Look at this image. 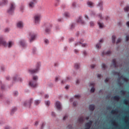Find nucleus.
Returning <instances> with one entry per match:
<instances>
[{"label":"nucleus","mask_w":129,"mask_h":129,"mask_svg":"<svg viewBox=\"0 0 129 129\" xmlns=\"http://www.w3.org/2000/svg\"><path fill=\"white\" fill-rule=\"evenodd\" d=\"M128 40H129V36L127 35L126 36V42H127V41H128Z\"/></svg>","instance_id":"obj_52"},{"label":"nucleus","mask_w":129,"mask_h":129,"mask_svg":"<svg viewBox=\"0 0 129 129\" xmlns=\"http://www.w3.org/2000/svg\"><path fill=\"white\" fill-rule=\"evenodd\" d=\"M29 86L31 87H37L38 84L36 81H30L29 83Z\"/></svg>","instance_id":"obj_8"},{"label":"nucleus","mask_w":129,"mask_h":129,"mask_svg":"<svg viewBox=\"0 0 129 129\" xmlns=\"http://www.w3.org/2000/svg\"><path fill=\"white\" fill-rule=\"evenodd\" d=\"M102 69H103L104 70H105V69H106V65H105L104 63H103L102 64Z\"/></svg>","instance_id":"obj_33"},{"label":"nucleus","mask_w":129,"mask_h":129,"mask_svg":"<svg viewBox=\"0 0 129 129\" xmlns=\"http://www.w3.org/2000/svg\"><path fill=\"white\" fill-rule=\"evenodd\" d=\"M98 25H99V28H102L104 27L103 24L101 23L100 22H98Z\"/></svg>","instance_id":"obj_26"},{"label":"nucleus","mask_w":129,"mask_h":129,"mask_svg":"<svg viewBox=\"0 0 129 129\" xmlns=\"http://www.w3.org/2000/svg\"><path fill=\"white\" fill-rule=\"evenodd\" d=\"M68 117V115H66L63 117V120H65V119H66V118Z\"/></svg>","instance_id":"obj_54"},{"label":"nucleus","mask_w":129,"mask_h":129,"mask_svg":"<svg viewBox=\"0 0 129 129\" xmlns=\"http://www.w3.org/2000/svg\"><path fill=\"white\" fill-rule=\"evenodd\" d=\"M77 23H80V24H84V21L82 20V17L79 16V18L77 20Z\"/></svg>","instance_id":"obj_12"},{"label":"nucleus","mask_w":129,"mask_h":129,"mask_svg":"<svg viewBox=\"0 0 129 129\" xmlns=\"http://www.w3.org/2000/svg\"><path fill=\"white\" fill-rule=\"evenodd\" d=\"M87 4L90 8H93V6H94V3H92L91 1H88Z\"/></svg>","instance_id":"obj_13"},{"label":"nucleus","mask_w":129,"mask_h":129,"mask_svg":"<svg viewBox=\"0 0 129 129\" xmlns=\"http://www.w3.org/2000/svg\"><path fill=\"white\" fill-rule=\"evenodd\" d=\"M126 26H127V27H129V21L127 22V23H126Z\"/></svg>","instance_id":"obj_64"},{"label":"nucleus","mask_w":129,"mask_h":129,"mask_svg":"<svg viewBox=\"0 0 129 129\" xmlns=\"http://www.w3.org/2000/svg\"><path fill=\"white\" fill-rule=\"evenodd\" d=\"M92 120H90L89 122L85 124L86 128L90 129L91 125H92Z\"/></svg>","instance_id":"obj_9"},{"label":"nucleus","mask_w":129,"mask_h":129,"mask_svg":"<svg viewBox=\"0 0 129 129\" xmlns=\"http://www.w3.org/2000/svg\"><path fill=\"white\" fill-rule=\"evenodd\" d=\"M82 42H83V40H81L80 42H77V43H75V47H76V46H78V45H80V44H82Z\"/></svg>","instance_id":"obj_30"},{"label":"nucleus","mask_w":129,"mask_h":129,"mask_svg":"<svg viewBox=\"0 0 129 129\" xmlns=\"http://www.w3.org/2000/svg\"><path fill=\"white\" fill-rule=\"evenodd\" d=\"M14 95L17 96V95H18V94H19V93L18 92V91H15L14 92Z\"/></svg>","instance_id":"obj_49"},{"label":"nucleus","mask_w":129,"mask_h":129,"mask_svg":"<svg viewBox=\"0 0 129 129\" xmlns=\"http://www.w3.org/2000/svg\"><path fill=\"white\" fill-rule=\"evenodd\" d=\"M10 31V29L9 28H6L5 29V33H8Z\"/></svg>","instance_id":"obj_48"},{"label":"nucleus","mask_w":129,"mask_h":129,"mask_svg":"<svg viewBox=\"0 0 129 129\" xmlns=\"http://www.w3.org/2000/svg\"><path fill=\"white\" fill-rule=\"evenodd\" d=\"M8 4V0H3L1 3H0V6H6Z\"/></svg>","instance_id":"obj_16"},{"label":"nucleus","mask_w":129,"mask_h":129,"mask_svg":"<svg viewBox=\"0 0 129 129\" xmlns=\"http://www.w3.org/2000/svg\"><path fill=\"white\" fill-rule=\"evenodd\" d=\"M33 79L34 81H37V80H38V77L37 76H34L33 77Z\"/></svg>","instance_id":"obj_37"},{"label":"nucleus","mask_w":129,"mask_h":129,"mask_svg":"<svg viewBox=\"0 0 129 129\" xmlns=\"http://www.w3.org/2000/svg\"><path fill=\"white\" fill-rule=\"evenodd\" d=\"M14 45V42L9 41L8 43L5 41V39L3 37H0V46H4V47H8V48H12V46Z\"/></svg>","instance_id":"obj_1"},{"label":"nucleus","mask_w":129,"mask_h":129,"mask_svg":"<svg viewBox=\"0 0 129 129\" xmlns=\"http://www.w3.org/2000/svg\"><path fill=\"white\" fill-rule=\"evenodd\" d=\"M23 10H24V6H21V7H20V10H21V11H23Z\"/></svg>","instance_id":"obj_59"},{"label":"nucleus","mask_w":129,"mask_h":129,"mask_svg":"<svg viewBox=\"0 0 129 129\" xmlns=\"http://www.w3.org/2000/svg\"><path fill=\"white\" fill-rule=\"evenodd\" d=\"M120 98V97L119 95H116L113 97V99H114V100H119Z\"/></svg>","instance_id":"obj_22"},{"label":"nucleus","mask_w":129,"mask_h":129,"mask_svg":"<svg viewBox=\"0 0 129 129\" xmlns=\"http://www.w3.org/2000/svg\"><path fill=\"white\" fill-rule=\"evenodd\" d=\"M73 41H74V39H73V38L69 39V42H73Z\"/></svg>","instance_id":"obj_51"},{"label":"nucleus","mask_w":129,"mask_h":129,"mask_svg":"<svg viewBox=\"0 0 129 129\" xmlns=\"http://www.w3.org/2000/svg\"><path fill=\"white\" fill-rule=\"evenodd\" d=\"M95 107L94 104H91V105H90L89 108L90 110L93 111V110H94Z\"/></svg>","instance_id":"obj_20"},{"label":"nucleus","mask_w":129,"mask_h":129,"mask_svg":"<svg viewBox=\"0 0 129 129\" xmlns=\"http://www.w3.org/2000/svg\"><path fill=\"white\" fill-rule=\"evenodd\" d=\"M13 80L14 81H22V78H20V77H14L13 78Z\"/></svg>","instance_id":"obj_19"},{"label":"nucleus","mask_w":129,"mask_h":129,"mask_svg":"<svg viewBox=\"0 0 129 129\" xmlns=\"http://www.w3.org/2000/svg\"><path fill=\"white\" fill-rule=\"evenodd\" d=\"M91 68L93 69L95 67V64H92L91 66Z\"/></svg>","instance_id":"obj_57"},{"label":"nucleus","mask_w":129,"mask_h":129,"mask_svg":"<svg viewBox=\"0 0 129 129\" xmlns=\"http://www.w3.org/2000/svg\"><path fill=\"white\" fill-rule=\"evenodd\" d=\"M74 52L76 54H77L78 53V50L77 49H75Z\"/></svg>","instance_id":"obj_58"},{"label":"nucleus","mask_w":129,"mask_h":129,"mask_svg":"<svg viewBox=\"0 0 129 129\" xmlns=\"http://www.w3.org/2000/svg\"><path fill=\"white\" fill-rule=\"evenodd\" d=\"M33 103V99L31 98L28 101H26L24 103V106L27 107H30L31 104Z\"/></svg>","instance_id":"obj_3"},{"label":"nucleus","mask_w":129,"mask_h":129,"mask_svg":"<svg viewBox=\"0 0 129 129\" xmlns=\"http://www.w3.org/2000/svg\"><path fill=\"white\" fill-rule=\"evenodd\" d=\"M128 101L127 100L124 99V100H123V103H124V104H126V103H127Z\"/></svg>","instance_id":"obj_45"},{"label":"nucleus","mask_w":129,"mask_h":129,"mask_svg":"<svg viewBox=\"0 0 129 129\" xmlns=\"http://www.w3.org/2000/svg\"><path fill=\"white\" fill-rule=\"evenodd\" d=\"M41 19V15L37 14L34 16V22L35 24H39L40 23V20Z\"/></svg>","instance_id":"obj_5"},{"label":"nucleus","mask_w":129,"mask_h":129,"mask_svg":"<svg viewBox=\"0 0 129 129\" xmlns=\"http://www.w3.org/2000/svg\"><path fill=\"white\" fill-rule=\"evenodd\" d=\"M115 39H116V37H115V35H113L112 36V42L113 44H114V43H115Z\"/></svg>","instance_id":"obj_23"},{"label":"nucleus","mask_w":129,"mask_h":129,"mask_svg":"<svg viewBox=\"0 0 129 129\" xmlns=\"http://www.w3.org/2000/svg\"><path fill=\"white\" fill-rule=\"evenodd\" d=\"M112 63L113 64V66L114 68H116V59H113L112 60Z\"/></svg>","instance_id":"obj_17"},{"label":"nucleus","mask_w":129,"mask_h":129,"mask_svg":"<svg viewBox=\"0 0 129 129\" xmlns=\"http://www.w3.org/2000/svg\"><path fill=\"white\" fill-rule=\"evenodd\" d=\"M97 78H98L99 79H100V78H101V75H100V74H97Z\"/></svg>","instance_id":"obj_47"},{"label":"nucleus","mask_w":129,"mask_h":129,"mask_svg":"<svg viewBox=\"0 0 129 129\" xmlns=\"http://www.w3.org/2000/svg\"><path fill=\"white\" fill-rule=\"evenodd\" d=\"M29 35L30 36V42H33V41H34V40L36 39V38L37 37V34H35L33 32L30 33Z\"/></svg>","instance_id":"obj_4"},{"label":"nucleus","mask_w":129,"mask_h":129,"mask_svg":"<svg viewBox=\"0 0 129 129\" xmlns=\"http://www.w3.org/2000/svg\"><path fill=\"white\" fill-rule=\"evenodd\" d=\"M7 80H10V76L6 77Z\"/></svg>","instance_id":"obj_63"},{"label":"nucleus","mask_w":129,"mask_h":129,"mask_svg":"<svg viewBox=\"0 0 129 129\" xmlns=\"http://www.w3.org/2000/svg\"><path fill=\"white\" fill-rule=\"evenodd\" d=\"M117 112V109H115L114 110H112L111 112V113H112L113 114L114 113H116Z\"/></svg>","instance_id":"obj_32"},{"label":"nucleus","mask_w":129,"mask_h":129,"mask_svg":"<svg viewBox=\"0 0 129 129\" xmlns=\"http://www.w3.org/2000/svg\"><path fill=\"white\" fill-rule=\"evenodd\" d=\"M23 26H24V24H23V22L22 21H19L17 23L18 28H23Z\"/></svg>","instance_id":"obj_15"},{"label":"nucleus","mask_w":129,"mask_h":129,"mask_svg":"<svg viewBox=\"0 0 129 129\" xmlns=\"http://www.w3.org/2000/svg\"><path fill=\"white\" fill-rule=\"evenodd\" d=\"M120 93H121V94H124V91L121 90V91H120Z\"/></svg>","instance_id":"obj_60"},{"label":"nucleus","mask_w":129,"mask_h":129,"mask_svg":"<svg viewBox=\"0 0 129 129\" xmlns=\"http://www.w3.org/2000/svg\"><path fill=\"white\" fill-rule=\"evenodd\" d=\"M121 41V39L118 38L116 41V44H118V43H120Z\"/></svg>","instance_id":"obj_41"},{"label":"nucleus","mask_w":129,"mask_h":129,"mask_svg":"<svg viewBox=\"0 0 129 129\" xmlns=\"http://www.w3.org/2000/svg\"><path fill=\"white\" fill-rule=\"evenodd\" d=\"M113 75H117V76H119V72H113Z\"/></svg>","instance_id":"obj_34"},{"label":"nucleus","mask_w":129,"mask_h":129,"mask_svg":"<svg viewBox=\"0 0 129 129\" xmlns=\"http://www.w3.org/2000/svg\"><path fill=\"white\" fill-rule=\"evenodd\" d=\"M78 121L80 122V123H83L84 121V117L83 116L81 117L80 118H79Z\"/></svg>","instance_id":"obj_18"},{"label":"nucleus","mask_w":129,"mask_h":129,"mask_svg":"<svg viewBox=\"0 0 129 129\" xmlns=\"http://www.w3.org/2000/svg\"><path fill=\"white\" fill-rule=\"evenodd\" d=\"M50 102L49 101H45V104L46 105H47L48 106H49V105H50Z\"/></svg>","instance_id":"obj_38"},{"label":"nucleus","mask_w":129,"mask_h":129,"mask_svg":"<svg viewBox=\"0 0 129 129\" xmlns=\"http://www.w3.org/2000/svg\"><path fill=\"white\" fill-rule=\"evenodd\" d=\"M73 105L74 106H76V105H77V102H74L73 103Z\"/></svg>","instance_id":"obj_55"},{"label":"nucleus","mask_w":129,"mask_h":129,"mask_svg":"<svg viewBox=\"0 0 129 129\" xmlns=\"http://www.w3.org/2000/svg\"><path fill=\"white\" fill-rule=\"evenodd\" d=\"M72 7V8H75L76 7V3H73Z\"/></svg>","instance_id":"obj_43"},{"label":"nucleus","mask_w":129,"mask_h":129,"mask_svg":"<svg viewBox=\"0 0 129 129\" xmlns=\"http://www.w3.org/2000/svg\"><path fill=\"white\" fill-rule=\"evenodd\" d=\"M110 54H111V51H107L106 52L103 51L102 53V56H103L104 55H110Z\"/></svg>","instance_id":"obj_21"},{"label":"nucleus","mask_w":129,"mask_h":129,"mask_svg":"<svg viewBox=\"0 0 129 129\" xmlns=\"http://www.w3.org/2000/svg\"><path fill=\"white\" fill-rule=\"evenodd\" d=\"M64 16L66 17V18H69V17L70 16L69 13H64Z\"/></svg>","instance_id":"obj_39"},{"label":"nucleus","mask_w":129,"mask_h":129,"mask_svg":"<svg viewBox=\"0 0 129 129\" xmlns=\"http://www.w3.org/2000/svg\"><path fill=\"white\" fill-rule=\"evenodd\" d=\"M90 25L91 27H93L94 26V23L93 22H90Z\"/></svg>","instance_id":"obj_42"},{"label":"nucleus","mask_w":129,"mask_h":129,"mask_svg":"<svg viewBox=\"0 0 129 129\" xmlns=\"http://www.w3.org/2000/svg\"><path fill=\"white\" fill-rule=\"evenodd\" d=\"M40 68V64H38L36 69L35 70H29V72L30 74H34V73H37L39 71Z\"/></svg>","instance_id":"obj_7"},{"label":"nucleus","mask_w":129,"mask_h":129,"mask_svg":"<svg viewBox=\"0 0 129 129\" xmlns=\"http://www.w3.org/2000/svg\"><path fill=\"white\" fill-rule=\"evenodd\" d=\"M20 45L21 46H22V47H25V45H26V43H25V41L24 40H21L20 41Z\"/></svg>","instance_id":"obj_24"},{"label":"nucleus","mask_w":129,"mask_h":129,"mask_svg":"<svg viewBox=\"0 0 129 129\" xmlns=\"http://www.w3.org/2000/svg\"><path fill=\"white\" fill-rule=\"evenodd\" d=\"M55 106L58 110H60V109H61V103H60V102L56 101L55 102Z\"/></svg>","instance_id":"obj_10"},{"label":"nucleus","mask_w":129,"mask_h":129,"mask_svg":"<svg viewBox=\"0 0 129 129\" xmlns=\"http://www.w3.org/2000/svg\"><path fill=\"white\" fill-rule=\"evenodd\" d=\"M124 12H128L129 11V7L128 6H126L124 8Z\"/></svg>","instance_id":"obj_31"},{"label":"nucleus","mask_w":129,"mask_h":129,"mask_svg":"<svg viewBox=\"0 0 129 129\" xmlns=\"http://www.w3.org/2000/svg\"><path fill=\"white\" fill-rule=\"evenodd\" d=\"M37 4V0H32L28 4V7L29 9H33L35 7V4Z\"/></svg>","instance_id":"obj_6"},{"label":"nucleus","mask_w":129,"mask_h":129,"mask_svg":"<svg viewBox=\"0 0 129 129\" xmlns=\"http://www.w3.org/2000/svg\"><path fill=\"white\" fill-rule=\"evenodd\" d=\"M90 86H92V88L91 89L90 91L92 93H93V92H94V91H95V89L94 88V84L91 83Z\"/></svg>","instance_id":"obj_14"},{"label":"nucleus","mask_w":129,"mask_h":129,"mask_svg":"<svg viewBox=\"0 0 129 129\" xmlns=\"http://www.w3.org/2000/svg\"><path fill=\"white\" fill-rule=\"evenodd\" d=\"M80 67V65L79 64V63H75V68H76V69H79V67Z\"/></svg>","instance_id":"obj_27"},{"label":"nucleus","mask_w":129,"mask_h":129,"mask_svg":"<svg viewBox=\"0 0 129 129\" xmlns=\"http://www.w3.org/2000/svg\"><path fill=\"white\" fill-rule=\"evenodd\" d=\"M50 27H47L45 29V32L49 33L50 32Z\"/></svg>","instance_id":"obj_36"},{"label":"nucleus","mask_w":129,"mask_h":129,"mask_svg":"<svg viewBox=\"0 0 129 129\" xmlns=\"http://www.w3.org/2000/svg\"><path fill=\"white\" fill-rule=\"evenodd\" d=\"M83 55H84V56H86V55H87V52L86 51H84Z\"/></svg>","instance_id":"obj_53"},{"label":"nucleus","mask_w":129,"mask_h":129,"mask_svg":"<svg viewBox=\"0 0 129 129\" xmlns=\"http://www.w3.org/2000/svg\"><path fill=\"white\" fill-rule=\"evenodd\" d=\"M51 115H52V116H55V113L52 112V113H51Z\"/></svg>","instance_id":"obj_62"},{"label":"nucleus","mask_w":129,"mask_h":129,"mask_svg":"<svg viewBox=\"0 0 129 129\" xmlns=\"http://www.w3.org/2000/svg\"><path fill=\"white\" fill-rule=\"evenodd\" d=\"M5 129H11V127H10L9 126H7L5 127Z\"/></svg>","instance_id":"obj_61"},{"label":"nucleus","mask_w":129,"mask_h":129,"mask_svg":"<svg viewBox=\"0 0 129 129\" xmlns=\"http://www.w3.org/2000/svg\"><path fill=\"white\" fill-rule=\"evenodd\" d=\"M16 110H17V108L16 107L13 108L11 110V114H14V112H15Z\"/></svg>","instance_id":"obj_25"},{"label":"nucleus","mask_w":129,"mask_h":129,"mask_svg":"<svg viewBox=\"0 0 129 129\" xmlns=\"http://www.w3.org/2000/svg\"><path fill=\"white\" fill-rule=\"evenodd\" d=\"M75 97L76 98H79V97H80V95H76L75 96Z\"/></svg>","instance_id":"obj_50"},{"label":"nucleus","mask_w":129,"mask_h":129,"mask_svg":"<svg viewBox=\"0 0 129 129\" xmlns=\"http://www.w3.org/2000/svg\"><path fill=\"white\" fill-rule=\"evenodd\" d=\"M102 2H100L98 5V7H100L101 8V10L102 9Z\"/></svg>","instance_id":"obj_29"},{"label":"nucleus","mask_w":129,"mask_h":129,"mask_svg":"<svg viewBox=\"0 0 129 129\" xmlns=\"http://www.w3.org/2000/svg\"><path fill=\"white\" fill-rule=\"evenodd\" d=\"M32 52H33V54H35V53H36V52H37V49L36 48H33L32 49Z\"/></svg>","instance_id":"obj_44"},{"label":"nucleus","mask_w":129,"mask_h":129,"mask_svg":"<svg viewBox=\"0 0 129 129\" xmlns=\"http://www.w3.org/2000/svg\"><path fill=\"white\" fill-rule=\"evenodd\" d=\"M98 18H99V19H100L101 20H102L103 19L102 16L101 15V14L98 15Z\"/></svg>","instance_id":"obj_40"},{"label":"nucleus","mask_w":129,"mask_h":129,"mask_svg":"<svg viewBox=\"0 0 129 129\" xmlns=\"http://www.w3.org/2000/svg\"><path fill=\"white\" fill-rule=\"evenodd\" d=\"M120 78V79H122L123 81H127V79L125 77H123V76H121Z\"/></svg>","instance_id":"obj_28"},{"label":"nucleus","mask_w":129,"mask_h":129,"mask_svg":"<svg viewBox=\"0 0 129 129\" xmlns=\"http://www.w3.org/2000/svg\"><path fill=\"white\" fill-rule=\"evenodd\" d=\"M44 42L45 43V44H49V40H48V39H45Z\"/></svg>","instance_id":"obj_46"},{"label":"nucleus","mask_w":129,"mask_h":129,"mask_svg":"<svg viewBox=\"0 0 129 129\" xmlns=\"http://www.w3.org/2000/svg\"><path fill=\"white\" fill-rule=\"evenodd\" d=\"M103 42V39H101L100 40V42L96 44V47L97 49H100L101 48V43Z\"/></svg>","instance_id":"obj_11"},{"label":"nucleus","mask_w":129,"mask_h":129,"mask_svg":"<svg viewBox=\"0 0 129 129\" xmlns=\"http://www.w3.org/2000/svg\"><path fill=\"white\" fill-rule=\"evenodd\" d=\"M15 9H16V5L14 4V3H11L10 4V6L8 10V14L12 15L14 13V11H15Z\"/></svg>","instance_id":"obj_2"},{"label":"nucleus","mask_w":129,"mask_h":129,"mask_svg":"<svg viewBox=\"0 0 129 129\" xmlns=\"http://www.w3.org/2000/svg\"><path fill=\"white\" fill-rule=\"evenodd\" d=\"M39 103H40V101H39L38 100H36L35 101V105H38V104H39Z\"/></svg>","instance_id":"obj_35"},{"label":"nucleus","mask_w":129,"mask_h":129,"mask_svg":"<svg viewBox=\"0 0 129 129\" xmlns=\"http://www.w3.org/2000/svg\"><path fill=\"white\" fill-rule=\"evenodd\" d=\"M44 125H45V123H42L41 128L43 129V127H44Z\"/></svg>","instance_id":"obj_56"}]
</instances>
